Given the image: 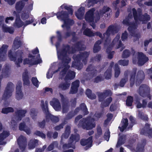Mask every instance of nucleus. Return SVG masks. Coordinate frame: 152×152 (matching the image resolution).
<instances>
[{
  "instance_id": "1",
  "label": "nucleus",
  "mask_w": 152,
  "mask_h": 152,
  "mask_svg": "<svg viewBox=\"0 0 152 152\" xmlns=\"http://www.w3.org/2000/svg\"><path fill=\"white\" fill-rule=\"evenodd\" d=\"M61 7L62 8H65L69 11V13L66 14V12H59L57 13V17L58 19L60 20H64V24L62 25V27L66 26L67 25H71L74 23L73 21L67 18L69 15H72L73 13V11L72 10L71 7H68L66 4H63L61 6Z\"/></svg>"
},
{
  "instance_id": "2",
  "label": "nucleus",
  "mask_w": 152,
  "mask_h": 152,
  "mask_svg": "<svg viewBox=\"0 0 152 152\" xmlns=\"http://www.w3.org/2000/svg\"><path fill=\"white\" fill-rule=\"evenodd\" d=\"M14 15L16 16L17 18L16 20L15 23L14 25V26L16 27H20L23 25L26 26L33 22L34 20V19L32 16L28 17V15L24 13L22 14L21 18L23 20L27 19L28 20L25 21L23 23L18 17V15L16 14L15 12H14Z\"/></svg>"
},
{
  "instance_id": "3",
  "label": "nucleus",
  "mask_w": 152,
  "mask_h": 152,
  "mask_svg": "<svg viewBox=\"0 0 152 152\" xmlns=\"http://www.w3.org/2000/svg\"><path fill=\"white\" fill-rule=\"evenodd\" d=\"M69 67V66L67 64L65 65L62 68V69L60 68L59 69V71H62L60 72V74L62 77H65V78H69L70 79H72L74 78L75 76V73L73 72H67V69Z\"/></svg>"
},
{
  "instance_id": "4",
  "label": "nucleus",
  "mask_w": 152,
  "mask_h": 152,
  "mask_svg": "<svg viewBox=\"0 0 152 152\" xmlns=\"http://www.w3.org/2000/svg\"><path fill=\"white\" fill-rule=\"evenodd\" d=\"M94 9L89 10L86 14L85 16V19L88 22L90 23V25L94 28L95 25L94 24V20L96 22L97 19H99V17H96V15L94 14Z\"/></svg>"
},
{
  "instance_id": "5",
  "label": "nucleus",
  "mask_w": 152,
  "mask_h": 152,
  "mask_svg": "<svg viewBox=\"0 0 152 152\" xmlns=\"http://www.w3.org/2000/svg\"><path fill=\"white\" fill-rule=\"evenodd\" d=\"M37 56L38 60L35 58V56H33L31 54H30L28 56V59H24L23 61V64H35L41 63L42 60L41 59L39 58V56L38 54Z\"/></svg>"
},
{
  "instance_id": "6",
  "label": "nucleus",
  "mask_w": 152,
  "mask_h": 152,
  "mask_svg": "<svg viewBox=\"0 0 152 152\" xmlns=\"http://www.w3.org/2000/svg\"><path fill=\"white\" fill-rule=\"evenodd\" d=\"M50 104L56 111H58L61 109L59 102L57 99H53L50 102Z\"/></svg>"
},
{
  "instance_id": "7",
  "label": "nucleus",
  "mask_w": 152,
  "mask_h": 152,
  "mask_svg": "<svg viewBox=\"0 0 152 152\" xmlns=\"http://www.w3.org/2000/svg\"><path fill=\"white\" fill-rule=\"evenodd\" d=\"M92 137H90L87 140H82L81 141V144L82 145H86V147L90 148L91 146Z\"/></svg>"
},
{
  "instance_id": "8",
  "label": "nucleus",
  "mask_w": 152,
  "mask_h": 152,
  "mask_svg": "<svg viewBox=\"0 0 152 152\" xmlns=\"http://www.w3.org/2000/svg\"><path fill=\"white\" fill-rule=\"evenodd\" d=\"M79 83V81L78 80H76L72 83L70 92V94H73L77 92Z\"/></svg>"
},
{
  "instance_id": "9",
  "label": "nucleus",
  "mask_w": 152,
  "mask_h": 152,
  "mask_svg": "<svg viewBox=\"0 0 152 152\" xmlns=\"http://www.w3.org/2000/svg\"><path fill=\"white\" fill-rule=\"evenodd\" d=\"M139 57L138 63L140 65H143L148 60V58L142 53H139Z\"/></svg>"
},
{
  "instance_id": "10",
  "label": "nucleus",
  "mask_w": 152,
  "mask_h": 152,
  "mask_svg": "<svg viewBox=\"0 0 152 152\" xmlns=\"http://www.w3.org/2000/svg\"><path fill=\"white\" fill-rule=\"evenodd\" d=\"M128 121L126 119H123L119 127L120 130L123 132L125 129L128 125Z\"/></svg>"
},
{
  "instance_id": "11",
  "label": "nucleus",
  "mask_w": 152,
  "mask_h": 152,
  "mask_svg": "<svg viewBox=\"0 0 152 152\" xmlns=\"http://www.w3.org/2000/svg\"><path fill=\"white\" fill-rule=\"evenodd\" d=\"M84 8L80 7L76 13V16L79 19H81L84 13Z\"/></svg>"
},
{
  "instance_id": "12",
  "label": "nucleus",
  "mask_w": 152,
  "mask_h": 152,
  "mask_svg": "<svg viewBox=\"0 0 152 152\" xmlns=\"http://www.w3.org/2000/svg\"><path fill=\"white\" fill-rule=\"evenodd\" d=\"M24 5V4L22 1L16 4V8L17 11L19 12L21 10Z\"/></svg>"
},
{
  "instance_id": "13",
  "label": "nucleus",
  "mask_w": 152,
  "mask_h": 152,
  "mask_svg": "<svg viewBox=\"0 0 152 152\" xmlns=\"http://www.w3.org/2000/svg\"><path fill=\"white\" fill-rule=\"evenodd\" d=\"M120 37L119 36H117L114 39L113 42V45L115 44L118 45V46L117 47V48H119L122 45L121 42L118 41Z\"/></svg>"
},
{
  "instance_id": "14",
  "label": "nucleus",
  "mask_w": 152,
  "mask_h": 152,
  "mask_svg": "<svg viewBox=\"0 0 152 152\" xmlns=\"http://www.w3.org/2000/svg\"><path fill=\"white\" fill-rule=\"evenodd\" d=\"M7 48V46L4 45L0 49V54L2 56H4L6 54V52Z\"/></svg>"
},
{
  "instance_id": "15",
  "label": "nucleus",
  "mask_w": 152,
  "mask_h": 152,
  "mask_svg": "<svg viewBox=\"0 0 152 152\" xmlns=\"http://www.w3.org/2000/svg\"><path fill=\"white\" fill-rule=\"evenodd\" d=\"M20 87H17L16 88V97L19 99L21 98L22 97V94L20 91Z\"/></svg>"
},
{
  "instance_id": "16",
  "label": "nucleus",
  "mask_w": 152,
  "mask_h": 152,
  "mask_svg": "<svg viewBox=\"0 0 152 152\" xmlns=\"http://www.w3.org/2000/svg\"><path fill=\"white\" fill-rule=\"evenodd\" d=\"M3 31L5 32H8L12 34L13 32V30L11 28L9 27H7L6 26H4L2 27Z\"/></svg>"
},
{
  "instance_id": "17",
  "label": "nucleus",
  "mask_w": 152,
  "mask_h": 152,
  "mask_svg": "<svg viewBox=\"0 0 152 152\" xmlns=\"http://www.w3.org/2000/svg\"><path fill=\"white\" fill-rule=\"evenodd\" d=\"M9 135V133L7 132H4L3 133L0 135V140H2L7 137ZM3 144L2 142H0V145H2Z\"/></svg>"
},
{
  "instance_id": "18",
  "label": "nucleus",
  "mask_w": 152,
  "mask_h": 152,
  "mask_svg": "<svg viewBox=\"0 0 152 152\" xmlns=\"http://www.w3.org/2000/svg\"><path fill=\"white\" fill-rule=\"evenodd\" d=\"M136 104H137V107L138 108H140L141 107H146L147 104V102L145 101H143L142 102V104L141 105L139 102L138 101H136Z\"/></svg>"
},
{
  "instance_id": "19",
  "label": "nucleus",
  "mask_w": 152,
  "mask_h": 152,
  "mask_svg": "<svg viewBox=\"0 0 152 152\" xmlns=\"http://www.w3.org/2000/svg\"><path fill=\"white\" fill-rule=\"evenodd\" d=\"M13 109L11 107H8L3 108L2 110V112L4 113L7 114L10 112H12Z\"/></svg>"
},
{
  "instance_id": "20",
  "label": "nucleus",
  "mask_w": 152,
  "mask_h": 152,
  "mask_svg": "<svg viewBox=\"0 0 152 152\" xmlns=\"http://www.w3.org/2000/svg\"><path fill=\"white\" fill-rule=\"evenodd\" d=\"M33 84L35 86L37 87H38L39 83L37 78L33 77L31 80Z\"/></svg>"
},
{
  "instance_id": "21",
  "label": "nucleus",
  "mask_w": 152,
  "mask_h": 152,
  "mask_svg": "<svg viewBox=\"0 0 152 152\" xmlns=\"http://www.w3.org/2000/svg\"><path fill=\"white\" fill-rule=\"evenodd\" d=\"M19 129L20 130H24L27 134H29L30 132L29 130H28L26 129L25 127V125L24 123H21L20 124Z\"/></svg>"
},
{
  "instance_id": "22",
  "label": "nucleus",
  "mask_w": 152,
  "mask_h": 152,
  "mask_svg": "<svg viewBox=\"0 0 152 152\" xmlns=\"http://www.w3.org/2000/svg\"><path fill=\"white\" fill-rule=\"evenodd\" d=\"M133 102V98L131 96H128L126 101V104L128 106L132 105Z\"/></svg>"
},
{
  "instance_id": "23",
  "label": "nucleus",
  "mask_w": 152,
  "mask_h": 152,
  "mask_svg": "<svg viewBox=\"0 0 152 152\" xmlns=\"http://www.w3.org/2000/svg\"><path fill=\"white\" fill-rule=\"evenodd\" d=\"M112 101V98L110 97L107 99L104 102L102 103V105H103L104 106H108Z\"/></svg>"
},
{
  "instance_id": "24",
  "label": "nucleus",
  "mask_w": 152,
  "mask_h": 152,
  "mask_svg": "<svg viewBox=\"0 0 152 152\" xmlns=\"http://www.w3.org/2000/svg\"><path fill=\"white\" fill-rule=\"evenodd\" d=\"M100 43V42L98 41L95 44L94 48V51L95 53L98 50H99L100 48L98 46V45Z\"/></svg>"
},
{
  "instance_id": "25",
  "label": "nucleus",
  "mask_w": 152,
  "mask_h": 152,
  "mask_svg": "<svg viewBox=\"0 0 152 152\" xmlns=\"http://www.w3.org/2000/svg\"><path fill=\"white\" fill-rule=\"evenodd\" d=\"M125 136H123L122 137H119L118 139V142L117 144L116 145V147H118L120 146L121 145L123 144L122 141H123L125 139Z\"/></svg>"
},
{
  "instance_id": "26",
  "label": "nucleus",
  "mask_w": 152,
  "mask_h": 152,
  "mask_svg": "<svg viewBox=\"0 0 152 152\" xmlns=\"http://www.w3.org/2000/svg\"><path fill=\"white\" fill-rule=\"evenodd\" d=\"M83 34L89 36H91L93 35L92 32L89 29H86L84 31Z\"/></svg>"
},
{
  "instance_id": "27",
  "label": "nucleus",
  "mask_w": 152,
  "mask_h": 152,
  "mask_svg": "<svg viewBox=\"0 0 152 152\" xmlns=\"http://www.w3.org/2000/svg\"><path fill=\"white\" fill-rule=\"evenodd\" d=\"M95 126V125L94 124H86V126H85L84 125H83V127L84 129H87L88 130L91 129H92L93 127H94Z\"/></svg>"
},
{
  "instance_id": "28",
  "label": "nucleus",
  "mask_w": 152,
  "mask_h": 152,
  "mask_svg": "<svg viewBox=\"0 0 152 152\" xmlns=\"http://www.w3.org/2000/svg\"><path fill=\"white\" fill-rule=\"evenodd\" d=\"M21 42L20 41H15L13 46V48L15 49V48H17L20 46Z\"/></svg>"
},
{
  "instance_id": "29",
  "label": "nucleus",
  "mask_w": 152,
  "mask_h": 152,
  "mask_svg": "<svg viewBox=\"0 0 152 152\" xmlns=\"http://www.w3.org/2000/svg\"><path fill=\"white\" fill-rule=\"evenodd\" d=\"M69 85L68 84H65L61 85L59 87L62 89L64 90L67 88L69 87Z\"/></svg>"
},
{
  "instance_id": "30",
  "label": "nucleus",
  "mask_w": 152,
  "mask_h": 152,
  "mask_svg": "<svg viewBox=\"0 0 152 152\" xmlns=\"http://www.w3.org/2000/svg\"><path fill=\"white\" fill-rule=\"evenodd\" d=\"M128 61L127 60H121L119 61V63L123 66H126L128 64Z\"/></svg>"
},
{
  "instance_id": "31",
  "label": "nucleus",
  "mask_w": 152,
  "mask_h": 152,
  "mask_svg": "<svg viewBox=\"0 0 152 152\" xmlns=\"http://www.w3.org/2000/svg\"><path fill=\"white\" fill-rule=\"evenodd\" d=\"M53 73L51 69H49L48 72L47 74V78H50L52 77Z\"/></svg>"
},
{
  "instance_id": "32",
  "label": "nucleus",
  "mask_w": 152,
  "mask_h": 152,
  "mask_svg": "<svg viewBox=\"0 0 152 152\" xmlns=\"http://www.w3.org/2000/svg\"><path fill=\"white\" fill-rule=\"evenodd\" d=\"M110 137V132L107 131L104 134V138L107 141H108Z\"/></svg>"
},
{
  "instance_id": "33",
  "label": "nucleus",
  "mask_w": 152,
  "mask_h": 152,
  "mask_svg": "<svg viewBox=\"0 0 152 152\" xmlns=\"http://www.w3.org/2000/svg\"><path fill=\"white\" fill-rule=\"evenodd\" d=\"M38 142V141L36 140H34L33 142H32L31 143H30L29 145V148L31 149L34 148L35 146L34 145L35 143H36Z\"/></svg>"
},
{
  "instance_id": "34",
  "label": "nucleus",
  "mask_w": 152,
  "mask_h": 152,
  "mask_svg": "<svg viewBox=\"0 0 152 152\" xmlns=\"http://www.w3.org/2000/svg\"><path fill=\"white\" fill-rule=\"evenodd\" d=\"M81 109L85 112V114H87V109L85 104H83L80 106Z\"/></svg>"
},
{
  "instance_id": "35",
  "label": "nucleus",
  "mask_w": 152,
  "mask_h": 152,
  "mask_svg": "<svg viewBox=\"0 0 152 152\" xmlns=\"http://www.w3.org/2000/svg\"><path fill=\"white\" fill-rule=\"evenodd\" d=\"M110 10V9L108 7H104V8L103 10L100 13V15H101L102 14L106 12L109 11Z\"/></svg>"
},
{
  "instance_id": "36",
  "label": "nucleus",
  "mask_w": 152,
  "mask_h": 152,
  "mask_svg": "<svg viewBox=\"0 0 152 152\" xmlns=\"http://www.w3.org/2000/svg\"><path fill=\"white\" fill-rule=\"evenodd\" d=\"M107 119L104 122L105 124H107V123L113 117V115L111 114H110L107 115Z\"/></svg>"
},
{
  "instance_id": "37",
  "label": "nucleus",
  "mask_w": 152,
  "mask_h": 152,
  "mask_svg": "<svg viewBox=\"0 0 152 152\" xmlns=\"http://www.w3.org/2000/svg\"><path fill=\"white\" fill-rule=\"evenodd\" d=\"M24 74H23V80L24 82V83L26 84V85H28L29 84V82L28 81V80L27 79L26 77H24Z\"/></svg>"
},
{
  "instance_id": "38",
  "label": "nucleus",
  "mask_w": 152,
  "mask_h": 152,
  "mask_svg": "<svg viewBox=\"0 0 152 152\" xmlns=\"http://www.w3.org/2000/svg\"><path fill=\"white\" fill-rule=\"evenodd\" d=\"M129 54V52L128 50H126L124 52L123 56L124 57H126L128 56Z\"/></svg>"
},
{
  "instance_id": "39",
  "label": "nucleus",
  "mask_w": 152,
  "mask_h": 152,
  "mask_svg": "<svg viewBox=\"0 0 152 152\" xmlns=\"http://www.w3.org/2000/svg\"><path fill=\"white\" fill-rule=\"evenodd\" d=\"M86 94L88 97V98H91V91L89 89H88L86 91Z\"/></svg>"
},
{
  "instance_id": "40",
  "label": "nucleus",
  "mask_w": 152,
  "mask_h": 152,
  "mask_svg": "<svg viewBox=\"0 0 152 152\" xmlns=\"http://www.w3.org/2000/svg\"><path fill=\"white\" fill-rule=\"evenodd\" d=\"M22 60L21 58H18V60L16 61V64L18 66H20V64L22 63Z\"/></svg>"
},
{
  "instance_id": "41",
  "label": "nucleus",
  "mask_w": 152,
  "mask_h": 152,
  "mask_svg": "<svg viewBox=\"0 0 152 152\" xmlns=\"http://www.w3.org/2000/svg\"><path fill=\"white\" fill-rule=\"evenodd\" d=\"M13 19V18L12 17H9L7 18L6 19L5 21L7 23H8L10 22V21L12 20Z\"/></svg>"
},
{
  "instance_id": "42",
  "label": "nucleus",
  "mask_w": 152,
  "mask_h": 152,
  "mask_svg": "<svg viewBox=\"0 0 152 152\" xmlns=\"http://www.w3.org/2000/svg\"><path fill=\"white\" fill-rule=\"evenodd\" d=\"M6 1H7L8 4L10 5H12L13 4L15 1V0H4Z\"/></svg>"
},
{
  "instance_id": "43",
  "label": "nucleus",
  "mask_w": 152,
  "mask_h": 152,
  "mask_svg": "<svg viewBox=\"0 0 152 152\" xmlns=\"http://www.w3.org/2000/svg\"><path fill=\"white\" fill-rule=\"evenodd\" d=\"M106 94V93H104V94H100L99 95V100L100 101H101L102 99V98H104L105 97V95Z\"/></svg>"
},
{
  "instance_id": "44",
  "label": "nucleus",
  "mask_w": 152,
  "mask_h": 152,
  "mask_svg": "<svg viewBox=\"0 0 152 152\" xmlns=\"http://www.w3.org/2000/svg\"><path fill=\"white\" fill-rule=\"evenodd\" d=\"M127 37V34L126 32H124L122 35V39L123 40H124L126 39Z\"/></svg>"
},
{
  "instance_id": "45",
  "label": "nucleus",
  "mask_w": 152,
  "mask_h": 152,
  "mask_svg": "<svg viewBox=\"0 0 152 152\" xmlns=\"http://www.w3.org/2000/svg\"><path fill=\"white\" fill-rule=\"evenodd\" d=\"M133 15L134 16V19L135 20H137V17H136V11L135 10V9H133Z\"/></svg>"
},
{
  "instance_id": "46",
  "label": "nucleus",
  "mask_w": 152,
  "mask_h": 152,
  "mask_svg": "<svg viewBox=\"0 0 152 152\" xmlns=\"http://www.w3.org/2000/svg\"><path fill=\"white\" fill-rule=\"evenodd\" d=\"M105 75H106V78H107V79H109L111 75V73L110 72L108 74V75H107V72H106L105 73Z\"/></svg>"
},
{
  "instance_id": "47",
  "label": "nucleus",
  "mask_w": 152,
  "mask_h": 152,
  "mask_svg": "<svg viewBox=\"0 0 152 152\" xmlns=\"http://www.w3.org/2000/svg\"><path fill=\"white\" fill-rule=\"evenodd\" d=\"M96 3V0H93L89 2L88 5H91V4L93 5Z\"/></svg>"
},
{
  "instance_id": "48",
  "label": "nucleus",
  "mask_w": 152,
  "mask_h": 152,
  "mask_svg": "<svg viewBox=\"0 0 152 152\" xmlns=\"http://www.w3.org/2000/svg\"><path fill=\"white\" fill-rule=\"evenodd\" d=\"M120 74V71L119 70H115V76L118 77Z\"/></svg>"
},
{
  "instance_id": "49",
  "label": "nucleus",
  "mask_w": 152,
  "mask_h": 152,
  "mask_svg": "<svg viewBox=\"0 0 152 152\" xmlns=\"http://www.w3.org/2000/svg\"><path fill=\"white\" fill-rule=\"evenodd\" d=\"M38 52H39L38 49H35L34 50L32 51V53L33 55H34L38 54Z\"/></svg>"
},
{
  "instance_id": "50",
  "label": "nucleus",
  "mask_w": 152,
  "mask_h": 152,
  "mask_svg": "<svg viewBox=\"0 0 152 152\" xmlns=\"http://www.w3.org/2000/svg\"><path fill=\"white\" fill-rule=\"evenodd\" d=\"M41 22L42 24H45L46 23V19L45 18H42L41 20Z\"/></svg>"
},
{
  "instance_id": "51",
  "label": "nucleus",
  "mask_w": 152,
  "mask_h": 152,
  "mask_svg": "<svg viewBox=\"0 0 152 152\" xmlns=\"http://www.w3.org/2000/svg\"><path fill=\"white\" fill-rule=\"evenodd\" d=\"M116 107L115 106L113 105H111L110 107V110L111 111L114 110V109Z\"/></svg>"
},
{
  "instance_id": "52",
  "label": "nucleus",
  "mask_w": 152,
  "mask_h": 152,
  "mask_svg": "<svg viewBox=\"0 0 152 152\" xmlns=\"http://www.w3.org/2000/svg\"><path fill=\"white\" fill-rule=\"evenodd\" d=\"M69 147H72L73 148V147L71 146V145L70 146H69L67 145H66V144H65V145H64L63 146V148L64 149H65L66 148H69Z\"/></svg>"
},
{
  "instance_id": "53",
  "label": "nucleus",
  "mask_w": 152,
  "mask_h": 152,
  "mask_svg": "<svg viewBox=\"0 0 152 152\" xmlns=\"http://www.w3.org/2000/svg\"><path fill=\"white\" fill-rule=\"evenodd\" d=\"M39 134V135L41 136L42 138H44L45 137V135L42 133H41L40 132H38Z\"/></svg>"
},
{
  "instance_id": "54",
  "label": "nucleus",
  "mask_w": 152,
  "mask_h": 152,
  "mask_svg": "<svg viewBox=\"0 0 152 152\" xmlns=\"http://www.w3.org/2000/svg\"><path fill=\"white\" fill-rule=\"evenodd\" d=\"M70 139H72V140H73V139H74L76 141H77L78 140H79V137H78L77 138V140H75V136H72L71 138Z\"/></svg>"
},
{
  "instance_id": "55",
  "label": "nucleus",
  "mask_w": 152,
  "mask_h": 152,
  "mask_svg": "<svg viewBox=\"0 0 152 152\" xmlns=\"http://www.w3.org/2000/svg\"><path fill=\"white\" fill-rule=\"evenodd\" d=\"M53 145H50L48 148V150L49 151L53 149Z\"/></svg>"
},
{
  "instance_id": "56",
  "label": "nucleus",
  "mask_w": 152,
  "mask_h": 152,
  "mask_svg": "<svg viewBox=\"0 0 152 152\" xmlns=\"http://www.w3.org/2000/svg\"><path fill=\"white\" fill-rule=\"evenodd\" d=\"M63 128V126L62 125H61L60 126H58L56 127V129L57 130H59L60 129L62 128Z\"/></svg>"
},
{
  "instance_id": "57",
  "label": "nucleus",
  "mask_w": 152,
  "mask_h": 152,
  "mask_svg": "<svg viewBox=\"0 0 152 152\" xmlns=\"http://www.w3.org/2000/svg\"><path fill=\"white\" fill-rule=\"evenodd\" d=\"M147 106L149 108H152V102L149 103L148 104Z\"/></svg>"
},
{
  "instance_id": "58",
  "label": "nucleus",
  "mask_w": 152,
  "mask_h": 152,
  "mask_svg": "<svg viewBox=\"0 0 152 152\" xmlns=\"http://www.w3.org/2000/svg\"><path fill=\"white\" fill-rule=\"evenodd\" d=\"M46 91H50L51 92H52V90L51 89L47 88L45 89Z\"/></svg>"
},
{
  "instance_id": "59",
  "label": "nucleus",
  "mask_w": 152,
  "mask_h": 152,
  "mask_svg": "<svg viewBox=\"0 0 152 152\" xmlns=\"http://www.w3.org/2000/svg\"><path fill=\"white\" fill-rule=\"evenodd\" d=\"M82 118L81 115H80L77 117L75 119V121L78 120L79 119Z\"/></svg>"
},
{
  "instance_id": "60",
  "label": "nucleus",
  "mask_w": 152,
  "mask_h": 152,
  "mask_svg": "<svg viewBox=\"0 0 152 152\" xmlns=\"http://www.w3.org/2000/svg\"><path fill=\"white\" fill-rule=\"evenodd\" d=\"M110 31V28H109L108 30L106 32V34H104V37H105L106 35H107V34H108V32Z\"/></svg>"
},
{
  "instance_id": "61",
  "label": "nucleus",
  "mask_w": 152,
  "mask_h": 152,
  "mask_svg": "<svg viewBox=\"0 0 152 152\" xmlns=\"http://www.w3.org/2000/svg\"><path fill=\"white\" fill-rule=\"evenodd\" d=\"M9 56L10 57V58L11 60H12V61H15V59L12 57H11L10 56V53H9Z\"/></svg>"
},
{
  "instance_id": "62",
  "label": "nucleus",
  "mask_w": 152,
  "mask_h": 152,
  "mask_svg": "<svg viewBox=\"0 0 152 152\" xmlns=\"http://www.w3.org/2000/svg\"><path fill=\"white\" fill-rule=\"evenodd\" d=\"M121 4L123 6H124L125 5V2L124 1H121Z\"/></svg>"
},
{
  "instance_id": "63",
  "label": "nucleus",
  "mask_w": 152,
  "mask_h": 152,
  "mask_svg": "<svg viewBox=\"0 0 152 152\" xmlns=\"http://www.w3.org/2000/svg\"><path fill=\"white\" fill-rule=\"evenodd\" d=\"M98 132L99 133V134H101V130L100 128H99L97 130Z\"/></svg>"
},
{
  "instance_id": "64",
  "label": "nucleus",
  "mask_w": 152,
  "mask_h": 152,
  "mask_svg": "<svg viewBox=\"0 0 152 152\" xmlns=\"http://www.w3.org/2000/svg\"><path fill=\"white\" fill-rule=\"evenodd\" d=\"M64 152H73V151L72 150H69L68 151H66Z\"/></svg>"
}]
</instances>
